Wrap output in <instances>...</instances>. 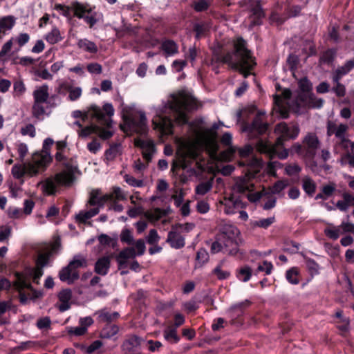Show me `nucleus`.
Segmentation results:
<instances>
[{
  "instance_id": "1",
  "label": "nucleus",
  "mask_w": 354,
  "mask_h": 354,
  "mask_svg": "<svg viewBox=\"0 0 354 354\" xmlns=\"http://www.w3.org/2000/svg\"><path fill=\"white\" fill-rule=\"evenodd\" d=\"M196 108V100L185 94L173 96L167 104L156 110V116L153 119L154 128L160 131L163 135L172 133L174 118L178 124L187 122V111Z\"/></svg>"
},
{
  "instance_id": "2",
  "label": "nucleus",
  "mask_w": 354,
  "mask_h": 354,
  "mask_svg": "<svg viewBox=\"0 0 354 354\" xmlns=\"http://www.w3.org/2000/svg\"><path fill=\"white\" fill-rule=\"evenodd\" d=\"M218 63L228 64L232 69L239 71L245 78L252 74L251 71L256 65L254 58L247 48L246 41L242 37L238 38L234 42L232 51H228L223 55H221L220 48L213 50L211 65Z\"/></svg>"
},
{
  "instance_id": "3",
  "label": "nucleus",
  "mask_w": 354,
  "mask_h": 354,
  "mask_svg": "<svg viewBox=\"0 0 354 354\" xmlns=\"http://www.w3.org/2000/svg\"><path fill=\"white\" fill-rule=\"evenodd\" d=\"M33 104L32 115L37 120H43L45 115H48L53 109L57 107L61 102L60 97L57 95H49V87L43 84L37 87L33 93Z\"/></svg>"
},
{
  "instance_id": "4",
  "label": "nucleus",
  "mask_w": 354,
  "mask_h": 354,
  "mask_svg": "<svg viewBox=\"0 0 354 354\" xmlns=\"http://www.w3.org/2000/svg\"><path fill=\"white\" fill-rule=\"evenodd\" d=\"M51 160V156L46 151L42 153H35L30 161L22 165H14L12 168V174L17 179L22 178L24 175L35 176L40 171H44Z\"/></svg>"
},
{
  "instance_id": "5",
  "label": "nucleus",
  "mask_w": 354,
  "mask_h": 354,
  "mask_svg": "<svg viewBox=\"0 0 354 354\" xmlns=\"http://www.w3.org/2000/svg\"><path fill=\"white\" fill-rule=\"evenodd\" d=\"M67 171L57 174L54 178H48L44 181H40L38 186H41L43 192L48 195H53L59 185L70 186L74 180V171L77 167L70 162L63 163Z\"/></svg>"
},
{
  "instance_id": "6",
  "label": "nucleus",
  "mask_w": 354,
  "mask_h": 354,
  "mask_svg": "<svg viewBox=\"0 0 354 354\" xmlns=\"http://www.w3.org/2000/svg\"><path fill=\"white\" fill-rule=\"evenodd\" d=\"M348 126L346 124L337 123L333 120H328L326 123V135L328 137L335 136L333 150L337 153L338 149H348L350 139L348 134Z\"/></svg>"
},
{
  "instance_id": "7",
  "label": "nucleus",
  "mask_w": 354,
  "mask_h": 354,
  "mask_svg": "<svg viewBox=\"0 0 354 354\" xmlns=\"http://www.w3.org/2000/svg\"><path fill=\"white\" fill-rule=\"evenodd\" d=\"M298 84L301 90L297 97V102L299 106L308 108H320L323 106L324 100L317 98L311 92L313 85L306 77L301 78Z\"/></svg>"
},
{
  "instance_id": "8",
  "label": "nucleus",
  "mask_w": 354,
  "mask_h": 354,
  "mask_svg": "<svg viewBox=\"0 0 354 354\" xmlns=\"http://www.w3.org/2000/svg\"><path fill=\"white\" fill-rule=\"evenodd\" d=\"M86 266L87 260L86 257L82 254L75 255L68 265L59 271V279L62 281H66L68 284H71L79 279L80 275L77 270Z\"/></svg>"
},
{
  "instance_id": "9",
  "label": "nucleus",
  "mask_w": 354,
  "mask_h": 354,
  "mask_svg": "<svg viewBox=\"0 0 354 354\" xmlns=\"http://www.w3.org/2000/svg\"><path fill=\"white\" fill-rule=\"evenodd\" d=\"M319 144L317 136L315 133H309L304 138L302 145L295 144L292 147V151L303 158L313 159Z\"/></svg>"
},
{
  "instance_id": "10",
  "label": "nucleus",
  "mask_w": 354,
  "mask_h": 354,
  "mask_svg": "<svg viewBox=\"0 0 354 354\" xmlns=\"http://www.w3.org/2000/svg\"><path fill=\"white\" fill-rule=\"evenodd\" d=\"M266 113L259 111L256 114L251 124L242 122L241 131L247 133L250 139L257 138L265 133L268 129V124L265 118Z\"/></svg>"
},
{
  "instance_id": "11",
  "label": "nucleus",
  "mask_w": 354,
  "mask_h": 354,
  "mask_svg": "<svg viewBox=\"0 0 354 354\" xmlns=\"http://www.w3.org/2000/svg\"><path fill=\"white\" fill-rule=\"evenodd\" d=\"M114 114V109L111 104L106 103L102 108L92 104L86 112V116L95 120L100 125L110 127L111 124V117Z\"/></svg>"
},
{
  "instance_id": "12",
  "label": "nucleus",
  "mask_w": 354,
  "mask_h": 354,
  "mask_svg": "<svg viewBox=\"0 0 354 354\" xmlns=\"http://www.w3.org/2000/svg\"><path fill=\"white\" fill-rule=\"evenodd\" d=\"M59 243L56 241L51 246V251L39 254L36 261L35 268L28 271L29 276H32L33 282L38 284L40 277L43 275V268L48 265L50 257L53 252L59 248Z\"/></svg>"
},
{
  "instance_id": "13",
  "label": "nucleus",
  "mask_w": 354,
  "mask_h": 354,
  "mask_svg": "<svg viewBox=\"0 0 354 354\" xmlns=\"http://www.w3.org/2000/svg\"><path fill=\"white\" fill-rule=\"evenodd\" d=\"M239 233L238 228L229 223H224L220 227V234L218 235L222 239H225V248L231 247L232 250H226L229 254H236L238 251L237 244L234 241V238Z\"/></svg>"
},
{
  "instance_id": "14",
  "label": "nucleus",
  "mask_w": 354,
  "mask_h": 354,
  "mask_svg": "<svg viewBox=\"0 0 354 354\" xmlns=\"http://www.w3.org/2000/svg\"><path fill=\"white\" fill-rule=\"evenodd\" d=\"M283 145H272L269 141L259 140L256 144L257 150L261 153L267 155L270 159L277 156L280 159H286L288 156V151L284 149L283 151H278V148Z\"/></svg>"
},
{
  "instance_id": "15",
  "label": "nucleus",
  "mask_w": 354,
  "mask_h": 354,
  "mask_svg": "<svg viewBox=\"0 0 354 354\" xmlns=\"http://www.w3.org/2000/svg\"><path fill=\"white\" fill-rule=\"evenodd\" d=\"M218 128V125L214 124L212 128L205 129L197 132V136L201 141L214 153H216L218 150L216 142V130Z\"/></svg>"
},
{
  "instance_id": "16",
  "label": "nucleus",
  "mask_w": 354,
  "mask_h": 354,
  "mask_svg": "<svg viewBox=\"0 0 354 354\" xmlns=\"http://www.w3.org/2000/svg\"><path fill=\"white\" fill-rule=\"evenodd\" d=\"M275 132L281 134L277 140V144L283 145V142L288 139L297 138L299 133V128L298 125L288 127L286 123L281 122L276 126Z\"/></svg>"
},
{
  "instance_id": "17",
  "label": "nucleus",
  "mask_w": 354,
  "mask_h": 354,
  "mask_svg": "<svg viewBox=\"0 0 354 354\" xmlns=\"http://www.w3.org/2000/svg\"><path fill=\"white\" fill-rule=\"evenodd\" d=\"M143 339L136 335L129 336L122 344V350L124 354H142L141 344Z\"/></svg>"
},
{
  "instance_id": "18",
  "label": "nucleus",
  "mask_w": 354,
  "mask_h": 354,
  "mask_svg": "<svg viewBox=\"0 0 354 354\" xmlns=\"http://www.w3.org/2000/svg\"><path fill=\"white\" fill-rule=\"evenodd\" d=\"M220 204L224 206V212L226 214H235L245 207V204L241 198L236 197L232 194L229 198H225L223 201H221Z\"/></svg>"
},
{
  "instance_id": "19",
  "label": "nucleus",
  "mask_w": 354,
  "mask_h": 354,
  "mask_svg": "<svg viewBox=\"0 0 354 354\" xmlns=\"http://www.w3.org/2000/svg\"><path fill=\"white\" fill-rule=\"evenodd\" d=\"M129 128L140 134H144L147 131V118L145 114L140 112L135 114L127 121Z\"/></svg>"
},
{
  "instance_id": "20",
  "label": "nucleus",
  "mask_w": 354,
  "mask_h": 354,
  "mask_svg": "<svg viewBox=\"0 0 354 354\" xmlns=\"http://www.w3.org/2000/svg\"><path fill=\"white\" fill-rule=\"evenodd\" d=\"M166 242L169 243L171 248L174 249H180L185 245V237L179 230H177V226H171V229L167 234Z\"/></svg>"
},
{
  "instance_id": "21",
  "label": "nucleus",
  "mask_w": 354,
  "mask_h": 354,
  "mask_svg": "<svg viewBox=\"0 0 354 354\" xmlns=\"http://www.w3.org/2000/svg\"><path fill=\"white\" fill-rule=\"evenodd\" d=\"M16 279L14 282V286L19 291L20 301L22 304H25L27 301V297L25 294L21 292V290L24 288L31 289L32 286L29 281V276L25 274L16 272Z\"/></svg>"
},
{
  "instance_id": "22",
  "label": "nucleus",
  "mask_w": 354,
  "mask_h": 354,
  "mask_svg": "<svg viewBox=\"0 0 354 354\" xmlns=\"http://www.w3.org/2000/svg\"><path fill=\"white\" fill-rule=\"evenodd\" d=\"M254 185L246 177H238L234 179V184L232 187V194H245L253 190Z\"/></svg>"
},
{
  "instance_id": "23",
  "label": "nucleus",
  "mask_w": 354,
  "mask_h": 354,
  "mask_svg": "<svg viewBox=\"0 0 354 354\" xmlns=\"http://www.w3.org/2000/svg\"><path fill=\"white\" fill-rule=\"evenodd\" d=\"M198 152L195 145L190 143L185 145L183 155L182 156V160H180V165H178L176 161H174L171 165V171L174 172L176 168L179 166L182 167L183 169L186 168L187 165L185 162V158H189L191 159H196L198 157Z\"/></svg>"
},
{
  "instance_id": "24",
  "label": "nucleus",
  "mask_w": 354,
  "mask_h": 354,
  "mask_svg": "<svg viewBox=\"0 0 354 354\" xmlns=\"http://www.w3.org/2000/svg\"><path fill=\"white\" fill-rule=\"evenodd\" d=\"M135 145L142 149L143 158L150 162L156 151L153 142L151 140L136 139Z\"/></svg>"
},
{
  "instance_id": "25",
  "label": "nucleus",
  "mask_w": 354,
  "mask_h": 354,
  "mask_svg": "<svg viewBox=\"0 0 354 354\" xmlns=\"http://www.w3.org/2000/svg\"><path fill=\"white\" fill-rule=\"evenodd\" d=\"M112 201V195H103L100 196V192L98 190H93L90 194L89 200L88 204L91 206L97 205V207H103L104 203L106 201Z\"/></svg>"
},
{
  "instance_id": "26",
  "label": "nucleus",
  "mask_w": 354,
  "mask_h": 354,
  "mask_svg": "<svg viewBox=\"0 0 354 354\" xmlns=\"http://www.w3.org/2000/svg\"><path fill=\"white\" fill-rule=\"evenodd\" d=\"M72 298V292L70 289H64L58 294V299L60 304L57 307L60 312H64L71 308L70 301Z\"/></svg>"
},
{
  "instance_id": "27",
  "label": "nucleus",
  "mask_w": 354,
  "mask_h": 354,
  "mask_svg": "<svg viewBox=\"0 0 354 354\" xmlns=\"http://www.w3.org/2000/svg\"><path fill=\"white\" fill-rule=\"evenodd\" d=\"M136 256V250L133 247H128L120 252L116 257V260L120 269L127 263L128 259H133Z\"/></svg>"
},
{
  "instance_id": "28",
  "label": "nucleus",
  "mask_w": 354,
  "mask_h": 354,
  "mask_svg": "<svg viewBox=\"0 0 354 354\" xmlns=\"http://www.w3.org/2000/svg\"><path fill=\"white\" fill-rule=\"evenodd\" d=\"M342 200L337 201L335 204L336 207L339 210L346 212L348 209L349 207H354V195L349 192H344L342 194Z\"/></svg>"
},
{
  "instance_id": "29",
  "label": "nucleus",
  "mask_w": 354,
  "mask_h": 354,
  "mask_svg": "<svg viewBox=\"0 0 354 354\" xmlns=\"http://www.w3.org/2000/svg\"><path fill=\"white\" fill-rule=\"evenodd\" d=\"M265 14L259 3H257L252 9H251V15L250 16V28H252L255 26L260 25L261 24V20L264 18Z\"/></svg>"
},
{
  "instance_id": "30",
  "label": "nucleus",
  "mask_w": 354,
  "mask_h": 354,
  "mask_svg": "<svg viewBox=\"0 0 354 354\" xmlns=\"http://www.w3.org/2000/svg\"><path fill=\"white\" fill-rule=\"evenodd\" d=\"M111 266V259L109 257H102L100 258L95 264V272L100 275H106Z\"/></svg>"
},
{
  "instance_id": "31",
  "label": "nucleus",
  "mask_w": 354,
  "mask_h": 354,
  "mask_svg": "<svg viewBox=\"0 0 354 354\" xmlns=\"http://www.w3.org/2000/svg\"><path fill=\"white\" fill-rule=\"evenodd\" d=\"M301 186L305 193L309 196H313L317 189L316 183L308 176H305L302 178Z\"/></svg>"
},
{
  "instance_id": "32",
  "label": "nucleus",
  "mask_w": 354,
  "mask_h": 354,
  "mask_svg": "<svg viewBox=\"0 0 354 354\" xmlns=\"http://www.w3.org/2000/svg\"><path fill=\"white\" fill-rule=\"evenodd\" d=\"M99 213V207H94L88 211H81L75 215V221L79 223H86L87 220Z\"/></svg>"
},
{
  "instance_id": "33",
  "label": "nucleus",
  "mask_w": 354,
  "mask_h": 354,
  "mask_svg": "<svg viewBox=\"0 0 354 354\" xmlns=\"http://www.w3.org/2000/svg\"><path fill=\"white\" fill-rule=\"evenodd\" d=\"M97 314L98 322L102 323H110L116 320L120 316L118 312L111 313L105 309L98 311Z\"/></svg>"
},
{
  "instance_id": "34",
  "label": "nucleus",
  "mask_w": 354,
  "mask_h": 354,
  "mask_svg": "<svg viewBox=\"0 0 354 354\" xmlns=\"http://www.w3.org/2000/svg\"><path fill=\"white\" fill-rule=\"evenodd\" d=\"M64 88L68 91V100L75 101L79 99L82 95V88L80 87H73L67 83H62L59 86V91Z\"/></svg>"
},
{
  "instance_id": "35",
  "label": "nucleus",
  "mask_w": 354,
  "mask_h": 354,
  "mask_svg": "<svg viewBox=\"0 0 354 354\" xmlns=\"http://www.w3.org/2000/svg\"><path fill=\"white\" fill-rule=\"evenodd\" d=\"M161 48L166 56H172L178 53V46L173 40L168 39L162 41Z\"/></svg>"
},
{
  "instance_id": "36",
  "label": "nucleus",
  "mask_w": 354,
  "mask_h": 354,
  "mask_svg": "<svg viewBox=\"0 0 354 354\" xmlns=\"http://www.w3.org/2000/svg\"><path fill=\"white\" fill-rule=\"evenodd\" d=\"M163 336L166 341L171 344H176L180 341V336L177 329L174 326H168L163 331Z\"/></svg>"
},
{
  "instance_id": "37",
  "label": "nucleus",
  "mask_w": 354,
  "mask_h": 354,
  "mask_svg": "<svg viewBox=\"0 0 354 354\" xmlns=\"http://www.w3.org/2000/svg\"><path fill=\"white\" fill-rule=\"evenodd\" d=\"M71 9L74 12V15L79 19L84 17L86 13H91V9L87 8L86 5L81 3L78 1H75L71 3Z\"/></svg>"
},
{
  "instance_id": "38",
  "label": "nucleus",
  "mask_w": 354,
  "mask_h": 354,
  "mask_svg": "<svg viewBox=\"0 0 354 354\" xmlns=\"http://www.w3.org/2000/svg\"><path fill=\"white\" fill-rule=\"evenodd\" d=\"M324 234L332 240H337L342 234L339 226H335L329 223L328 227L324 229Z\"/></svg>"
},
{
  "instance_id": "39",
  "label": "nucleus",
  "mask_w": 354,
  "mask_h": 354,
  "mask_svg": "<svg viewBox=\"0 0 354 354\" xmlns=\"http://www.w3.org/2000/svg\"><path fill=\"white\" fill-rule=\"evenodd\" d=\"M344 151L346 153L342 157V161L346 162L349 166L354 168V141L350 140V144L348 145V149Z\"/></svg>"
},
{
  "instance_id": "40",
  "label": "nucleus",
  "mask_w": 354,
  "mask_h": 354,
  "mask_svg": "<svg viewBox=\"0 0 354 354\" xmlns=\"http://www.w3.org/2000/svg\"><path fill=\"white\" fill-rule=\"evenodd\" d=\"M77 46L84 50L91 53H95L97 51V47L95 44L86 39H80L77 42Z\"/></svg>"
},
{
  "instance_id": "41",
  "label": "nucleus",
  "mask_w": 354,
  "mask_h": 354,
  "mask_svg": "<svg viewBox=\"0 0 354 354\" xmlns=\"http://www.w3.org/2000/svg\"><path fill=\"white\" fill-rule=\"evenodd\" d=\"M119 331V328L116 325L105 326L100 332V337L102 338L109 339L115 335Z\"/></svg>"
},
{
  "instance_id": "42",
  "label": "nucleus",
  "mask_w": 354,
  "mask_h": 354,
  "mask_svg": "<svg viewBox=\"0 0 354 354\" xmlns=\"http://www.w3.org/2000/svg\"><path fill=\"white\" fill-rule=\"evenodd\" d=\"M167 213L165 209L156 208L153 210L147 212L145 215L150 221L155 222L165 216Z\"/></svg>"
},
{
  "instance_id": "43",
  "label": "nucleus",
  "mask_w": 354,
  "mask_h": 354,
  "mask_svg": "<svg viewBox=\"0 0 354 354\" xmlns=\"http://www.w3.org/2000/svg\"><path fill=\"white\" fill-rule=\"evenodd\" d=\"M209 24L207 22L195 24L194 26V30L196 32V38L198 39L201 37L204 36L209 30Z\"/></svg>"
},
{
  "instance_id": "44",
  "label": "nucleus",
  "mask_w": 354,
  "mask_h": 354,
  "mask_svg": "<svg viewBox=\"0 0 354 354\" xmlns=\"http://www.w3.org/2000/svg\"><path fill=\"white\" fill-rule=\"evenodd\" d=\"M45 38L50 44H57L62 39L60 31L57 28H53L51 31L46 35Z\"/></svg>"
},
{
  "instance_id": "45",
  "label": "nucleus",
  "mask_w": 354,
  "mask_h": 354,
  "mask_svg": "<svg viewBox=\"0 0 354 354\" xmlns=\"http://www.w3.org/2000/svg\"><path fill=\"white\" fill-rule=\"evenodd\" d=\"M349 72V68H348L345 64L342 66H339L333 74V82L340 81L342 77L348 74Z\"/></svg>"
},
{
  "instance_id": "46",
  "label": "nucleus",
  "mask_w": 354,
  "mask_h": 354,
  "mask_svg": "<svg viewBox=\"0 0 354 354\" xmlns=\"http://www.w3.org/2000/svg\"><path fill=\"white\" fill-rule=\"evenodd\" d=\"M212 187V179L207 182L201 183L196 187V194L201 196L205 195L211 190Z\"/></svg>"
},
{
  "instance_id": "47",
  "label": "nucleus",
  "mask_w": 354,
  "mask_h": 354,
  "mask_svg": "<svg viewBox=\"0 0 354 354\" xmlns=\"http://www.w3.org/2000/svg\"><path fill=\"white\" fill-rule=\"evenodd\" d=\"M15 21L12 17H6L0 20V34L5 33L14 26Z\"/></svg>"
},
{
  "instance_id": "48",
  "label": "nucleus",
  "mask_w": 354,
  "mask_h": 354,
  "mask_svg": "<svg viewBox=\"0 0 354 354\" xmlns=\"http://www.w3.org/2000/svg\"><path fill=\"white\" fill-rule=\"evenodd\" d=\"M299 270L297 268H292L286 271V279L292 284H297L299 282L298 279Z\"/></svg>"
},
{
  "instance_id": "49",
  "label": "nucleus",
  "mask_w": 354,
  "mask_h": 354,
  "mask_svg": "<svg viewBox=\"0 0 354 354\" xmlns=\"http://www.w3.org/2000/svg\"><path fill=\"white\" fill-rule=\"evenodd\" d=\"M225 241H222V239L221 237H218L217 240L216 241H214L212 245V247H211V250L213 253H217V252H219L222 250H223V252L225 253H227V252H226V250H230L228 248H225Z\"/></svg>"
},
{
  "instance_id": "50",
  "label": "nucleus",
  "mask_w": 354,
  "mask_h": 354,
  "mask_svg": "<svg viewBox=\"0 0 354 354\" xmlns=\"http://www.w3.org/2000/svg\"><path fill=\"white\" fill-rule=\"evenodd\" d=\"M251 276L252 269L248 266L241 268L237 274L238 279L243 282L249 281Z\"/></svg>"
},
{
  "instance_id": "51",
  "label": "nucleus",
  "mask_w": 354,
  "mask_h": 354,
  "mask_svg": "<svg viewBox=\"0 0 354 354\" xmlns=\"http://www.w3.org/2000/svg\"><path fill=\"white\" fill-rule=\"evenodd\" d=\"M336 52L333 49L325 51L320 57V62L323 64H330L333 62Z\"/></svg>"
},
{
  "instance_id": "52",
  "label": "nucleus",
  "mask_w": 354,
  "mask_h": 354,
  "mask_svg": "<svg viewBox=\"0 0 354 354\" xmlns=\"http://www.w3.org/2000/svg\"><path fill=\"white\" fill-rule=\"evenodd\" d=\"M107 195H112V201H124L126 200V194L119 187H113V191Z\"/></svg>"
},
{
  "instance_id": "53",
  "label": "nucleus",
  "mask_w": 354,
  "mask_h": 354,
  "mask_svg": "<svg viewBox=\"0 0 354 354\" xmlns=\"http://www.w3.org/2000/svg\"><path fill=\"white\" fill-rule=\"evenodd\" d=\"M336 189L337 185L334 182H330L329 183L324 185L322 188V191L324 192L326 198L333 196Z\"/></svg>"
},
{
  "instance_id": "54",
  "label": "nucleus",
  "mask_w": 354,
  "mask_h": 354,
  "mask_svg": "<svg viewBox=\"0 0 354 354\" xmlns=\"http://www.w3.org/2000/svg\"><path fill=\"white\" fill-rule=\"evenodd\" d=\"M282 102H283V99L281 96L277 95L274 96V104L276 108H277L278 111L280 112V114L282 118H287L288 116V112L283 109Z\"/></svg>"
},
{
  "instance_id": "55",
  "label": "nucleus",
  "mask_w": 354,
  "mask_h": 354,
  "mask_svg": "<svg viewBox=\"0 0 354 354\" xmlns=\"http://www.w3.org/2000/svg\"><path fill=\"white\" fill-rule=\"evenodd\" d=\"M209 1L208 0H198L193 3V8L196 12H203L207 10L209 7Z\"/></svg>"
},
{
  "instance_id": "56",
  "label": "nucleus",
  "mask_w": 354,
  "mask_h": 354,
  "mask_svg": "<svg viewBox=\"0 0 354 354\" xmlns=\"http://www.w3.org/2000/svg\"><path fill=\"white\" fill-rule=\"evenodd\" d=\"M333 83L335 86L332 88V91L339 97H344L346 95L345 86L340 83V81L333 82Z\"/></svg>"
},
{
  "instance_id": "57",
  "label": "nucleus",
  "mask_w": 354,
  "mask_h": 354,
  "mask_svg": "<svg viewBox=\"0 0 354 354\" xmlns=\"http://www.w3.org/2000/svg\"><path fill=\"white\" fill-rule=\"evenodd\" d=\"M97 129L98 126L97 125H91L86 127L79 131V136L82 138H86L93 133H97Z\"/></svg>"
},
{
  "instance_id": "58",
  "label": "nucleus",
  "mask_w": 354,
  "mask_h": 354,
  "mask_svg": "<svg viewBox=\"0 0 354 354\" xmlns=\"http://www.w3.org/2000/svg\"><path fill=\"white\" fill-rule=\"evenodd\" d=\"M13 88H14L15 94V95H17V96L22 95L26 90L25 84H24L23 81L21 80L15 81L14 84H13Z\"/></svg>"
},
{
  "instance_id": "59",
  "label": "nucleus",
  "mask_w": 354,
  "mask_h": 354,
  "mask_svg": "<svg viewBox=\"0 0 354 354\" xmlns=\"http://www.w3.org/2000/svg\"><path fill=\"white\" fill-rule=\"evenodd\" d=\"M288 183L287 180H279L270 188L271 192L272 194H279L288 186Z\"/></svg>"
},
{
  "instance_id": "60",
  "label": "nucleus",
  "mask_w": 354,
  "mask_h": 354,
  "mask_svg": "<svg viewBox=\"0 0 354 354\" xmlns=\"http://www.w3.org/2000/svg\"><path fill=\"white\" fill-rule=\"evenodd\" d=\"M275 221V218L274 216L262 218L259 221L254 222V226L260 227L262 228H268L270 225H271Z\"/></svg>"
},
{
  "instance_id": "61",
  "label": "nucleus",
  "mask_w": 354,
  "mask_h": 354,
  "mask_svg": "<svg viewBox=\"0 0 354 354\" xmlns=\"http://www.w3.org/2000/svg\"><path fill=\"white\" fill-rule=\"evenodd\" d=\"M7 214L10 218H21L24 214L21 209L15 207H10L7 209Z\"/></svg>"
},
{
  "instance_id": "62",
  "label": "nucleus",
  "mask_w": 354,
  "mask_h": 354,
  "mask_svg": "<svg viewBox=\"0 0 354 354\" xmlns=\"http://www.w3.org/2000/svg\"><path fill=\"white\" fill-rule=\"evenodd\" d=\"M341 230L342 234L345 233H352L354 234V224L349 222L343 221L339 225Z\"/></svg>"
},
{
  "instance_id": "63",
  "label": "nucleus",
  "mask_w": 354,
  "mask_h": 354,
  "mask_svg": "<svg viewBox=\"0 0 354 354\" xmlns=\"http://www.w3.org/2000/svg\"><path fill=\"white\" fill-rule=\"evenodd\" d=\"M120 241L128 245H131L133 243V237L129 230L125 229L122 230L120 234Z\"/></svg>"
},
{
  "instance_id": "64",
  "label": "nucleus",
  "mask_w": 354,
  "mask_h": 354,
  "mask_svg": "<svg viewBox=\"0 0 354 354\" xmlns=\"http://www.w3.org/2000/svg\"><path fill=\"white\" fill-rule=\"evenodd\" d=\"M209 254L205 249H200L196 254V261L201 266L207 262Z\"/></svg>"
}]
</instances>
